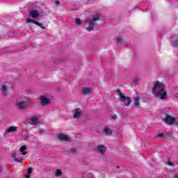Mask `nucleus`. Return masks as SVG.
<instances>
[{"instance_id":"nucleus-11","label":"nucleus","mask_w":178,"mask_h":178,"mask_svg":"<svg viewBox=\"0 0 178 178\" xmlns=\"http://www.w3.org/2000/svg\"><path fill=\"white\" fill-rule=\"evenodd\" d=\"M82 94H83V95H90V94H92V89L88 87L83 88Z\"/></svg>"},{"instance_id":"nucleus-3","label":"nucleus","mask_w":178,"mask_h":178,"mask_svg":"<svg viewBox=\"0 0 178 178\" xmlns=\"http://www.w3.org/2000/svg\"><path fill=\"white\" fill-rule=\"evenodd\" d=\"M26 149H27V147L26 145H24L21 147L19 150L13 153L12 156L13 158H14L15 161L22 163V161H23V157L22 156L27 154V152H26Z\"/></svg>"},{"instance_id":"nucleus-25","label":"nucleus","mask_w":178,"mask_h":178,"mask_svg":"<svg viewBox=\"0 0 178 178\" xmlns=\"http://www.w3.org/2000/svg\"><path fill=\"white\" fill-rule=\"evenodd\" d=\"M55 4L56 5V6H60V3L59 1H56L55 2Z\"/></svg>"},{"instance_id":"nucleus-1","label":"nucleus","mask_w":178,"mask_h":178,"mask_svg":"<svg viewBox=\"0 0 178 178\" xmlns=\"http://www.w3.org/2000/svg\"><path fill=\"white\" fill-rule=\"evenodd\" d=\"M152 92L155 98L165 100L168 98L166 85L162 82L156 81L152 87Z\"/></svg>"},{"instance_id":"nucleus-10","label":"nucleus","mask_w":178,"mask_h":178,"mask_svg":"<svg viewBox=\"0 0 178 178\" xmlns=\"http://www.w3.org/2000/svg\"><path fill=\"white\" fill-rule=\"evenodd\" d=\"M41 118V116H33L30 118L29 120V124H32V126H35V124H38L40 123V119Z\"/></svg>"},{"instance_id":"nucleus-26","label":"nucleus","mask_w":178,"mask_h":178,"mask_svg":"<svg viewBox=\"0 0 178 178\" xmlns=\"http://www.w3.org/2000/svg\"><path fill=\"white\" fill-rule=\"evenodd\" d=\"M76 149H70V152H76Z\"/></svg>"},{"instance_id":"nucleus-17","label":"nucleus","mask_w":178,"mask_h":178,"mask_svg":"<svg viewBox=\"0 0 178 178\" xmlns=\"http://www.w3.org/2000/svg\"><path fill=\"white\" fill-rule=\"evenodd\" d=\"M1 91H2V95L3 97H6V95H8V87L5 85H3L1 87Z\"/></svg>"},{"instance_id":"nucleus-18","label":"nucleus","mask_w":178,"mask_h":178,"mask_svg":"<svg viewBox=\"0 0 178 178\" xmlns=\"http://www.w3.org/2000/svg\"><path fill=\"white\" fill-rule=\"evenodd\" d=\"M134 105L135 106H137L138 108H140V97H136L134 99Z\"/></svg>"},{"instance_id":"nucleus-8","label":"nucleus","mask_w":178,"mask_h":178,"mask_svg":"<svg viewBox=\"0 0 178 178\" xmlns=\"http://www.w3.org/2000/svg\"><path fill=\"white\" fill-rule=\"evenodd\" d=\"M58 138L60 140V141H65L67 143H69V141L72 140V138L69 135H66L65 134H58L57 135Z\"/></svg>"},{"instance_id":"nucleus-29","label":"nucleus","mask_w":178,"mask_h":178,"mask_svg":"<svg viewBox=\"0 0 178 178\" xmlns=\"http://www.w3.org/2000/svg\"><path fill=\"white\" fill-rule=\"evenodd\" d=\"M116 168H117V169H120V166L117 165V166H116Z\"/></svg>"},{"instance_id":"nucleus-13","label":"nucleus","mask_w":178,"mask_h":178,"mask_svg":"<svg viewBox=\"0 0 178 178\" xmlns=\"http://www.w3.org/2000/svg\"><path fill=\"white\" fill-rule=\"evenodd\" d=\"M104 134H106V136H112L113 130H112V129H110L109 127L105 126L104 127Z\"/></svg>"},{"instance_id":"nucleus-16","label":"nucleus","mask_w":178,"mask_h":178,"mask_svg":"<svg viewBox=\"0 0 178 178\" xmlns=\"http://www.w3.org/2000/svg\"><path fill=\"white\" fill-rule=\"evenodd\" d=\"M165 122H166V123H168V124H173V123H175V120L172 116L167 115Z\"/></svg>"},{"instance_id":"nucleus-6","label":"nucleus","mask_w":178,"mask_h":178,"mask_svg":"<svg viewBox=\"0 0 178 178\" xmlns=\"http://www.w3.org/2000/svg\"><path fill=\"white\" fill-rule=\"evenodd\" d=\"M19 131V127L15 126L8 127L4 133V136H11V134H15Z\"/></svg>"},{"instance_id":"nucleus-15","label":"nucleus","mask_w":178,"mask_h":178,"mask_svg":"<svg viewBox=\"0 0 178 178\" xmlns=\"http://www.w3.org/2000/svg\"><path fill=\"white\" fill-rule=\"evenodd\" d=\"M30 16L33 18V19H37V17H39L40 16V13H38V11L33 10L30 11Z\"/></svg>"},{"instance_id":"nucleus-24","label":"nucleus","mask_w":178,"mask_h":178,"mask_svg":"<svg viewBox=\"0 0 178 178\" xmlns=\"http://www.w3.org/2000/svg\"><path fill=\"white\" fill-rule=\"evenodd\" d=\"M172 45H173V47H177V45H178V40H174L173 42H172Z\"/></svg>"},{"instance_id":"nucleus-2","label":"nucleus","mask_w":178,"mask_h":178,"mask_svg":"<svg viewBox=\"0 0 178 178\" xmlns=\"http://www.w3.org/2000/svg\"><path fill=\"white\" fill-rule=\"evenodd\" d=\"M98 20H101V15L95 14L87 21L86 31H92Z\"/></svg>"},{"instance_id":"nucleus-22","label":"nucleus","mask_w":178,"mask_h":178,"mask_svg":"<svg viewBox=\"0 0 178 178\" xmlns=\"http://www.w3.org/2000/svg\"><path fill=\"white\" fill-rule=\"evenodd\" d=\"M55 175L56 177H60V176H62V170L59 169L56 170Z\"/></svg>"},{"instance_id":"nucleus-14","label":"nucleus","mask_w":178,"mask_h":178,"mask_svg":"<svg viewBox=\"0 0 178 178\" xmlns=\"http://www.w3.org/2000/svg\"><path fill=\"white\" fill-rule=\"evenodd\" d=\"M97 151L102 155H105V153L106 152V147L104 145H99L97 146Z\"/></svg>"},{"instance_id":"nucleus-28","label":"nucleus","mask_w":178,"mask_h":178,"mask_svg":"<svg viewBox=\"0 0 178 178\" xmlns=\"http://www.w3.org/2000/svg\"><path fill=\"white\" fill-rule=\"evenodd\" d=\"M175 178H178V173L175 174L174 176Z\"/></svg>"},{"instance_id":"nucleus-9","label":"nucleus","mask_w":178,"mask_h":178,"mask_svg":"<svg viewBox=\"0 0 178 178\" xmlns=\"http://www.w3.org/2000/svg\"><path fill=\"white\" fill-rule=\"evenodd\" d=\"M81 115H83V110H81V108H78L74 109L73 111L74 119H79V118L81 117Z\"/></svg>"},{"instance_id":"nucleus-23","label":"nucleus","mask_w":178,"mask_h":178,"mask_svg":"<svg viewBox=\"0 0 178 178\" xmlns=\"http://www.w3.org/2000/svg\"><path fill=\"white\" fill-rule=\"evenodd\" d=\"M75 23L76 24H77L78 26H80V24H81V19L76 18L75 19Z\"/></svg>"},{"instance_id":"nucleus-4","label":"nucleus","mask_w":178,"mask_h":178,"mask_svg":"<svg viewBox=\"0 0 178 178\" xmlns=\"http://www.w3.org/2000/svg\"><path fill=\"white\" fill-rule=\"evenodd\" d=\"M117 94L119 95L121 102H123L125 106H130L131 104V98L129 96H126L124 93L122 92L120 90H117Z\"/></svg>"},{"instance_id":"nucleus-19","label":"nucleus","mask_w":178,"mask_h":178,"mask_svg":"<svg viewBox=\"0 0 178 178\" xmlns=\"http://www.w3.org/2000/svg\"><path fill=\"white\" fill-rule=\"evenodd\" d=\"M116 41H117V42H118V44H122V43L124 42V40H123V37H122V36H117Z\"/></svg>"},{"instance_id":"nucleus-27","label":"nucleus","mask_w":178,"mask_h":178,"mask_svg":"<svg viewBox=\"0 0 178 178\" xmlns=\"http://www.w3.org/2000/svg\"><path fill=\"white\" fill-rule=\"evenodd\" d=\"M157 137H163V134H160L157 136Z\"/></svg>"},{"instance_id":"nucleus-5","label":"nucleus","mask_w":178,"mask_h":178,"mask_svg":"<svg viewBox=\"0 0 178 178\" xmlns=\"http://www.w3.org/2000/svg\"><path fill=\"white\" fill-rule=\"evenodd\" d=\"M40 104L41 106H47L51 104V96L49 95H42L40 97Z\"/></svg>"},{"instance_id":"nucleus-21","label":"nucleus","mask_w":178,"mask_h":178,"mask_svg":"<svg viewBox=\"0 0 178 178\" xmlns=\"http://www.w3.org/2000/svg\"><path fill=\"white\" fill-rule=\"evenodd\" d=\"M27 173H28V175H24V177L26 178H30V175H31V173H33V168H29L28 169Z\"/></svg>"},{"instance_id":"nucleus-20","label":"nucleus","mask_w":178,"mask_h":178,"mask_svg":"<svg viewBox=\"0 0 178 178\" xmlns=\"http://www.w3.org/2000/svg\"><path fill=\"white\" fill-rule=\"evenodd\" d=\"M132 81H133L134 84H138V82L140 81V77L134 76L132 79Z\"/></svg>"},{"instance_id":"nucleus-30","label":"nucleus","mask_w":178,"mask_h":178,"mask_svg":"<svg viewBox=\"0 0 178 178\" xmlns=\"http://www.w3.org/2000/svg\"><path fill=\"white\" fill-rule=\"evenodd\" d=\"M26 102H29V98H28V99H26Z\"/></svg>"},{"instance_id":"nucleus-12","label":"nucleus","mask_w":178,"mask_h":178,"mask_svg":"<svg viewBox=\"0 0 178 178\" xmlns=\"http://www.w3.org/2000/svg\"><path fill=\"white\" fill-rule=\"evenodd\" d=\"M26 22H27V23H33V24H36V26H39V27H40L41 29H45V26H44V24L38 22L37 21H34L33 19L29 18Z\"/></svg>"},{"instance_id":"nucleus-7","label":"nucleus","mask_w":178,"mask_h":178,"mask_svg":"<svg viewBox=\"0 0 178 178\" xmlns=\"http://www.w3.org/2000/svg\"><path fill=\"white\" fill-rule=\"evenodd\" d=\"M16 105L18 109H20L21 111H26V109L29 108V104H27V102L26 101H17Z\"/></svg>"}]
</instances>
